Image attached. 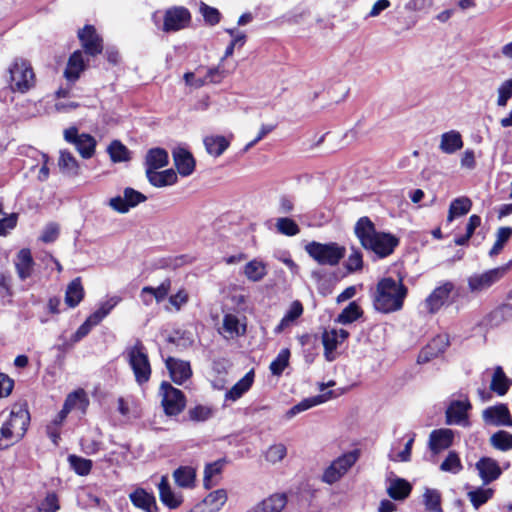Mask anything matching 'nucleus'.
Masks as SVG:
<instances>
[{
  "instance_id": "f257e3e1",
  "label": "nucleus",
  "mask_w": 512,
  "mask_h": 512,
  "mask_svg": "<svg viewBox=\"0 0 512 512\" xmlns=\"http://www.w3.org/2000/svg\"><path fill=\"white\" fill-rule=\"evenodd\" d=\"M355 234L366 250L374 252L380 258L392 254L399 244V239L395 235L377 231L368 217H362L357 221Z\"/></svg>"
},
{
  "instance_id": "f03ea898",
  "label": "nucleus",
  "mask_w": 512,
  "mask_h": 512,
  "mask_svg": "<svg viewBox=\"0 0 512 512\" xmlns=\"http://www.w3.org/2000/svg\"><path fill=\"white\" fill-rule=\"evenodd\" d=\"M407 295V288L401 280L391 277L381 279L373 293V305L382 313L399 311L403 307Z\"/></svg>"
},
{
  "instance_id": "7ed1b4c3",
  "label": "nucleus",
  "mask_w": 512,
  "mask_h": 512,
  "mask_svg": "<svg viewBox=\"0 0 512 512\" xmlns=\"http://www.w3.org/2000/svg\"><path fill=\"white\" fill-rule=\"evenodd\" d=\"M9 87L12 92L27 93L35 88L37 78L31 62L22 57L13 59L8 68Z\"/></svg>"
},
{
  "instance_id": "20e7f679",
  "label": "nucleus",
  "mask_w": 512,
  "mask_h": 512,
  "mask_svg": "<svg viewBox=\"0 0 512 512\" xmlns=\"http://www.w3.org/2000/svg\"><path fill=\"white\" fill-rule=\"evenodd\" d=\"M305 251L320 265L336 266L345 256L344 246L335 242L319 243L310 242L305 246Z\"/></svg>"
},
{
  "instance_id": "39448f33",
  "label": "nucleus",
  "mask_w": 512,
  "mask_h": 512,
  "mask_svg": "<svg viewBox=\"0 0 512 512\" xmlns=\"http://www.w3.org/2000/svg\"><path fill=\"white\" fill-rule=\"evenodd\" d=\"M128 363L134 373L135 381L142 386L150 380L152 369L146 348L142 342L137 341L127 349Z\"/></svg>"
},
{
  "instance_id": "423d86ee",
  "label": "nucleus",
  "mask_w": 512,
  "mask_h": 512,
  "mask_svg": "<svg viewBox=\"0 0 512 512\" xmlns=\"http://www.w3.org/2000/svg\"><path fill=\"white\" fill-rule=\"evenodd\" d=\"M512 268V259L500 267L474 273L467 279L468 289L472 294H480L498 283Z\"/></svg>"
},
{
  "instance_id": "0eeeda50",
  "label": "nucleus",
  "mask_w": 512,
  "mask_h": 512,
  "mask_svg": "<svg viewBox=\"0 0 512 512\" xmlns=\"http://www.w3.org/2000/svg\"><path fill=\"white\" fill-rule=\"evenodd\" d=\"M359 458V451L353 450L334 459L323 471L321 481L332 485L340 481L355 465Z\"/></svg>"
},
{
  "instance_id": "6e6552de",
  "label": "nucleus",
  "mask_w": 512,
  "mask_h": 512,
  "mask_svg": "<svg viewBox=\"0 0 512 512\" xmlns=\"http://www.w3.org/2000/svg\"><path fill=\"white\" fill-rule=\"evenodd\" d=\"M192 15L184 6H172L164 11L161 30L165 33L177 32L190 26Z\"/></svg>"
},
{
  "instance_id": "1a4fd4ad",
  "label": "nucleus",
  "mask_w": 512,
  "mask_h": 512,
  "mask_svg": "<svg viewBox=\"0 0 512 512\" xmlns=\"http://www.w3.org/2000/svg\"><path fill=\"white\" fill-rule=\"evenodd\" d=\"M161 404L166 415L175 416L181 413L186 406V399L181 390L173 387L168 382H162L160 386Z\"/></svg>"
},
{
  "instance_id": "9d476101",
  "label": "nucleus",
  "mask_w": 512,
  "mask_h": 512,
  "mask_svg": "<svg viewBox=\"0 0 512 512\" xmlns=\"http://www.w3.org/2000/svg\"><path fill=\"white\" fill-rule=\"evenodd\" d=\"M77 37L83 53L87 56L96 57L103 53L104 41L94 25L85 24L83 28L78 30Z\"/></svg>"
},
{
  "instance_id": "9b49d317",
  "label": "nucleus",
  "mask_w": 512,
  "mask_h": 512,
  "mask_svg": "<svg viewBox=\"0 0 512 512\" xmlns=\"http://www.w3.org/2000/svg\"><path fill=\"white\" fill-rule=\"evenodd\" d=\"M29 421V412L19 407L11 411L9 418L2 425L9 431V436L19 442L27 431Z\"/></svg>"
},
{
  "instance_id": "f8f14e48",
  "label": "nucleus",
  "mask_w": 512,
  "mask_h": 512,
  "mask_svg": "<svg viewBox=\"0 0 512 512\" xmlns=\"http://www.w3.org/2000/svg\"><path fill=\"white\" fill-rule=\"evenodd\" d=\"M454 284L446 281L437 286L425 299L423 306L428 313L438 312L449 300Z\"/></svg>"
},
{
  "instance_id": "ddd939ff",
  "label": "nucleus",
  "mask_w": 512,
  "mask_h": 512,
  "mask_svg": "<svg viewBox=\"0 0 512 512\" xmlns=\"http://www.w3.org/2000/svg\"><path fill=\"white\" fill-rule=\"evenodd\" d=\"M65 140L75 146L83 158H90L95 152L96 141L86 133H79V130H64Z\"/></svg>"
},
{
  "instance_id": "4468645a",
  "label": "nucleus",
  "mask_w": 512,
  "mask_h": 512,
  "mask_svg": "<svg viewBox=\"0 0 512 512\" xmlns=\"http://www.w3.org/2000/svg\"><path fill=\"white\" fill-rule=\"evenodd\" d=\"M147 197L141 192L133 189V188H125L123 192V197L116 196L109 200V206L119 212V213H127L130 208L137 206L138 204L145 202Z\"/></svg>"
},
{
  "instance_id": "2eb2a0df",
  "label": "nucleus",
  "mask_w": 512,
  "mask_h": 512,
  "mask_svg": "<svg viewBox=\"0 0 512 512\" xmlns=\"http://www.w3.org/2000/svg\"><path fill=\"white\" fill-rule=\"evenodd\" d=\"M172 157L177 172L182 177H188L195 171L196 161L186 146L177 145L172 149Z\"/></svg>"
},
{
  "instance_id": "dca6fc26",
  "label": "nucleus",
  "mask_w": 512,
  "mask_h": 512,
  "mask_svg": "<svg viewBox=\"0 0 512 512\" xmlns=\"http://www.w3.org/2000/svg\"><path fill=\"white\" fill-rule=\"evenodd\" d=\"M449 336L439 334L434 337L419 353L418 363L424 364L442 354L449 346Z\"/></svg>"
},
{
  "instance_id": "f3484780",
  "label": "nucleus",
  "mask_w": 512,
  "mask_h": 512,
  "mask_svg": "<svg viewBox=\"0 0 512 512\" xmlns=\"http://www.w3.org/2000/svg\"><path fill=\"white\" fill-rule=\"evenodd\" d=\"M348 336L349 333L345 329H330L323 333L322 342L325 349L324 355L326 360L333 361L335 359L334 351Z\"/></svg>"
},
{
  "instance_id": "a211bd4d",
  "label": "nucleus",
  "mask_w": 512,
  "mask_h": 512,
  "mask_svg": "<svg viewBox=\"0 0 512 512\" xmlns=\"http://www.w3.org/2000/svg\"><path fill=\"white\" fill-rule=\"evenodd\" d=\"M287 496L284 493H274L245 512H283L287 505Z\"/></svg>"
},
{
  "instance_id": "6ab92c4d",
  "label": "nucleus",
  "mask_w": 512,
  "mask_h": 512,
  "mask_svg": "<svg viewBox=\"0 0 512 512\" xmlns=\"http://www.w3.org/2000/svg\"><path fill=\"white\" fill-rule=\"evenodd\" d=\"M483 419L494 426H512V417L504 404L488 407L483 411Z\"/></svg>"
},
{
  "instance_id": "aec40b11",
  "label": "nucleus",
  "mask_w": 512,
  "mask_h": 512,
  "mask_svg": "<svg viewBox=\"0 0 512 512\" xmlns=\"http://www.w3.org/2000/svg\"><path fill=\"white\" fill-rule=\"evenodd\" d=\"M476 469L485 485L497 480L502 474L498 462L490 457L480 458L476 463Z\"/></svg>"
},
{
  "instance_id": "412c9836",
  "label": "nucleus",
  "mask_w": 512,
  "mask_h": 512,
  "mask_svg": "<svg viewBox=\"0 0 512 512\" xmlns=\"http://www.w3.org/2000/svg\"><path fill=\"white\" fill-rule=\"evenodd\" d=\"M166 367L169 370L171 379L178 385L183 384L192 375L190 363L174 357L166 359Z\"/></svg>"
},
{
  "instance_id": "4be33fe9",
  "label": "nucleus",
  "mask_w": 512,
  "mask_h": 512,
  "mask_svg": "<svg viewBox=\"0 0 512 512\" xmlns=\"http://www.w3.org/2000/svg\"><path fill=\"white\" fill-rule=\"evenodd\" d=\"M88 64L85 62L83 51L75 50L68 58L66 68L64 70V77L69 82H76L80 75L87 68Z\"/></svg>"
},
{
  "instance_id": "5701e85b",
  "label": "nucleus",
  "mask_w": 512,
  "mask_h": 512,
  "mask_svg": "<svg viewBox=\"0 0 512 512\" xmlns=\"http://www.w3.org/2000/svg\"><path fill=\"white\" fill-rule=\"evenodd\" d=\"M471 405L467 397L461 400H454L446 410L448 424H467V411Z\"/></svg>"
},
{
  "instance_id": "b1692460",
  "label": "nucleus",
  "mask_w": 512,
  "mask_h": 512,
  "mask_svg": "<svg viewBox=\"0 0 512 512\" xmlns=\"http://www.w3.org/2000/svg\"><path fill=\"white\" fill-rule=\"evenodd\" d=\"M454 439V433L451 429H436L430 433L429 436V448L434 454L448 449Z\"/></svg>"
},
{
  "instance_id": "393cba45",
  "label": "nucleus",
  "mask_w": 512,
  "mask_h": 512,
  "mask_svg": "<svg viewBox=\"0 0 512 512\" xmlns=\"http://www.w3.org/2000/svg\"><path fill=\"white\" fill-rule=\"evenodd\" d=\"M246 332V323L237 315L228 313L223 317L220 333L226 338H236L244 335Z\"/></svg>"
},
{
  "instance_id": "a878e982",
  "label": "nucleus",
  "mask_w": 512,
  "mask_h": 512,
  "mask_svg": "<svg viewBox=\"0 0 512 512\" xmlns=\"http://www.w3.org/2000/svg\"><path fill=\"white\" fill-rule=\"evenodd\" d=\"M145 174L148 182L156 188L172 186L178 181L177 172L172 168L163 171L146 170Z\"/></svg>"
},
{
  "instance_id": "bb28decb",
  "label": "nucleus",
  "mask_w": 512,
  "mask_h": 512,
  "mask_svg": "<svg viewBox=\"0 0 512 512\" xmlns=\"http://www.w3.org/2000/svg\"><path fill=\"white\" fill-rule=\"evenodd\" d=\"M35 262L29 249H21L14 259V266L20 280L24 281L32 276Z\"/></svg>"
},
{
  "instance_id": "cd10ccee",
  "label": "nucleus",
  "mask_w": 512,
  "mask_h": 512,
  "mask_svg": "<svg viewBox=\"0 0 512 512\" xmlns=\"http://www.w3.org/2000/svg\"><path fill=\"white\" fill-rule=\"evenodd\" d=\"M89 406V398L84 389H77L69 393L64 401L63 409L64 412L79 411L81 414H85Z\"/></svg>"
},
{
  "instance_id": "c85d7f7f",
  "label": "nucleus",
  "mask_w": 512,
  "mask_h": 512,
  "mask_svg": "<svg viewBox=\"0 0 512 512\" xmlns=\"http://www.w3.org/2000/svg\"><path fill=\"white\" fill-rule=\"evenodd\" d=\"M158 489L161 502L170 509H176L182 504V495L172 490L167 475L161 477Z\"/></svg>"
},
{
  "instance_id": "c756f323",
  "label": "nucleus",
  "mask_w": 512,
  "mask_h": 512,
  "mask_svg": "<svg viewBox=\"0 0 512 512\" xmlns=\"http://www.w3.org/2000/svg\"><path fill=\"white\" fill-rule=\"evenodd\" d=\"M133 505L145 512H157L158 507L155 496L143 488H137L129 495Z\"/></svg>"
},
{
  "instance_id": "7c9ffc66",
  "label": "nucleus",
  "mask_w": 512,
  "mask_h": 512,
  "mask_svg": "<svg viewBox=\"0 0 512 512\" xmlns=\"http://www.w3.org/2000/svg\"><path fill=\"white\" fill-rule=\"evenodd\" d=\"M169 163V156L163 148H152L148 150L145 156V171L146 170H159L164 168Z\"/></svg>"
},
{
  "instance_id": "2f4dec72",
  "label": "nucleus",
  "mask_w": 512,
  "mask_h": 512,
  "mask_svg": "<svg viewBox=\"0 0 512 512\" xmlns=\"http://www.w3.org/2000/svg\"><path fill=\"white\" fill-rule=\"evenodd\" d=\"M254 382V371L247 372L236 384H234L225 394V399L236 401L241 398L252 386Z\"/></svg>"
},
{
  "instance_id": "473e14b6",
  "label": "nucleus",
  "mask_w": 512,
  "mask_h": 512,
  "mask_svg": "<svg viewBox=\"0 0 512 512\" xmlns=\"http://www.w3.org/2000/svg\"><path fill=\"white\" fill-rule=\"evenodd\" d=\"M332 394V391H329L328 393L302 400L301 402L294 405L286 412V418L291 419L301 412H304L318 404L326 402L327 400L332 398Z\"/></svg>"
},
{
  "instance_id": "72a5a7b5",
  "label": "nucleus",
  "mask_w": 512,
  "mask_h": 512,
  "mask_svg": "<svg viewBox=\"0 0 512 512\" xmlns=\"http://www.w3.org/2000/svg\"><path fill=\"white\" fill-rule=\"evenodd\" d=\"M207 153L213 157L221 156L230 145L229 139L222 135H211L204 138Z\"/></svg>"
},
{
  "instance_id": "f704fd0d",
  "label": "nucleus",
  "mask_w": 512,
  "mask_h": 512,
  "mask_svg": "<svg viewBox=\"0 0 512 512\" xmlns=\"http://www.w3.org/2000/svg\"><path fill=\"white\" fill-rule=\"evenodd\" d=\"M354 138H355V134L353 133V131L349 132V131L341 130V129L331 130V131H328L325 134H323L319 138L317 144L326 140L333 147H337V146L342 147V146L348 144L349 142H351Z\"/></svg>"
},
{
  "instance_id": "c9c22d12",
  "label": "nucleus",
  "mask_w": 512,
  "mask_h": 512,
  "mask_svg": "<svg viewBox=\"0 0 512 512\" xmlns=\"http://www.w3.org/2000/svg\"><path fill=\"white\" fill-rule=\"evenodd\" d=\"M85 295L84 288L79 277L72 280L65 292V303L70 308H75L83 300Z\"/></svg>"
},
{
  "instance_id": "e433bc0d",
  "label": "nucleus",
  "mask_w": 512,
  "mask_h": 512,
  "mask_svg": "<svg viewBox=\"0 0 512 512\" xmlns=\"http://www.w3.org/2000/svg\"><path fill=\"white\" fill-rule=\"evenodd\" d=\"M173 479L177 486L190 489L195 486L196 471L190 466H181L173 472Z\"/></svg>"
},
{
  "instance_id": "4c0bfd02",
  "label": "nucleus",
  "mask_w": 512,
  "mask_h": 512,
  "mask_svg": "<svg viewBox=\"0 0 512 512\" xmlns=\"http://www.w3.org/2000/svg\"><path fill=\"white\" fill-rule=\"evenodd\" d=\"M425 512H443L441 492L434 488H425L422 494Z\"/></svg>"
},
{
  "instance_id": "58836bf2",
  "label": "nucleus",
  "mask_w": 512,
  "mask_h": 512,
  "mask_svg": "<svg viewBox=\"0 0 512 512\" xmlns=\"http://www.w3.org/2000/svg\"><path fill=\"white\" fill-rule=\"evenodd\" d=\"M121 297L112 296L109 299L100 303L97 310H95L91 315L88 316V319L95 326L98 325L105 317H107L110 312L120 303Z\"/></svg>"
},
{
  "instance_id": "ea45409f",
  "label": "nucleus",
  "mask_w": 512,
  "mask_h": 512,
  "mask_svg": "<svg viewBox=\"0 0 512 512\" xmlns=\"http://www.w3.org/2000/svg\"><path fill=\"white\" fill-rule=\"evenodd\" d=\"M58 166L60 171L68 177H76L80 174V166L70 152H60Z\"/></svg>"
},
{
  "instance_id": "a19ab883",
  "label": "nucleus",
  "mask_w": 512,
  "mask_h": 512,
  "mask_svg": "<svg viewBox=\"0 0 512 512\" xmlns=\"http://www.w3.org/2000/svg\"><path fill=\"white\" fill-rule=\"evenodd\" d=\"M462 146V137L458 132L451 130L442 134L439 146L442 152L452 154L461 149Z\"/></svg>"
},
{
  "instance_id": "79ce46f5",
  "label": "nucleus",
  "mask_w": 512,
  "mask_h": 512,
  "mask_svg": "<svg viewBox=\"0 0 512 512\" xmlns=\"http://www.w3.org/2000/svg\"><path fill=\"white\" fill-rule=\"evenodd\" d=\"M411 485L404 479L396 478L390 481L387 488L389 496L395 500L407 498L411 492Z\"/></svg>"
},
{
  "instance_id": "37998d69",
  "label": "nucleus",
  "mask_w": 512,
  "mask_h": 512,
  "mask_svg": "<svg viewBox=\"0 0 512 512\" xmlns=\"http://www.w3.org/2000/svg\"><path fill=\"white\" fill-rule=\"evenodd\" d=\"M243 273L248 280L259 282L266 276L267 267L262 261L254 259L244 266Z\"/></svg>"
},
{
  "instance_id": "c03bdc74",
  "label": "nucleus",
  "mask_w": 512,
  "mask_h": 512,
  "mask_svg": "<svg viewBox=\"0 0 512 512\" xmlns=\"http://www.w3.org/2000/svg\"><path fill=\"white\" fill-rule=\"evenodd\" d=\"M495 237V242L489 251L490 257H495L502 252L503 248L512 237V227L504 226L498 228Z\"/></svg>"
},
{
  "instance_id": "a18cd8bd",
  "label": "nucleus",
  "mask_w": 512,
  "mask_h": 512,
  "mask_svg": "<svg viewBox=\"0 0 512 512\" xmlns=\"http://www.w3.org/2000/svg\"><path fill=\"white\" fill-rule=\"evenodd\" d=\"M472 207V202L468 197H459L454 199L449 207L448 221H453L456 217L466 215Z\"/></svg>"
},
{
  "instance_id": "49530a36",
  "label": "nucleus",
  "mask_w": 512,
  "mask_h": 512,
  "mask_svg": "<svg viewBox=\"0 0 512 512\" xmlns=\"http://www.w3.org/2000/svg\"><path fill=\"white\" fill-rule=\"evenodd\" d=\"M303 313V306L299 301H294L280 323L275 327V333H281Z\"/></svg>"
},
{
  "instance_id": "de8ad7c7",
  "label": "nucleus",
  "mask_w": 512,
  "mask_h": 512,
  "mask_svg": "<svg viewBox=\"0 0 512 512\" xmlns=\"http://www.w3.org/2000/svg\"><path fill=\"white\" fill-rule=\"evenodd\" d=\"M363 315V310L357 304V302H350L347 307H345L342 312L337 316L336 322L347 325L353 323L357 319H359Z\"/></svg>"
},
{
  "instance_id": "09e8293b",
  "label": "nucleus",
  "mask_w": 512,
  "mask_h": 512,
  "mask_svg": "<svg viewBox=\"0 0 512 512\" xmlns=\"http://www.w3.org/2000/svg\"><path fill=\"white\" fill-rule=\"evenodd\" d=\"M494 490L492 488L478 487L467 493V497L475 509L485 504L493 497Z\"/></svg>"
},
{
  "instance_id": "8fccbe9b",
  "label": "nucleus",
  "mask_w": 512,
  "mask_h": 512,
  "mask_svg": "<svg viewBox=\"0 0 512 512\" xmlns=\"http://www.w3.org/2000/svg\"><path fill=\"white\" fill-rule=\"evenodd\" d=\"M490 388L498 395H504L508 391L509 381L501 367L494 370Z\"/></svg>"
},
{
  "instance_id": "3c124183",
  "label": "nucleus",
  "mask_w": 512,
  "mask_h": 512,
  "mask_svg": "<svg viewBox=\"0 0 512 512\" xmlns=\"http://www.w3.org/2000/svg\"><path fill=\"white\" fill-rule=\"evenodd\" d=\"M490 442L492 446L501 451H508L512 449V434L507 431H498L494 433Z\"/></svg>"
},
{
  "instance_id": "603ef678",
  "label": "nucleus",
  "mask_w": 512,
  "mask_h": 512,
  "mask_svg": "<svg viewBox=\"0 0 512 512\" xmlns=\"http://www.w3.org/2000/svg\"><path fill=\"white\" fill-rule=\"evenodd\" d=\"M199 11L207 25L215 26L220 23L222 15L217 8L200 2Z\"/></svg>"
},
{
  "instance_id": "864d4df0",
  "label": "nucleus",
  "mask_w": 512,
  "mask_h": 512,
  "mask_svg": "<svg viewBox=\"0 0 512 512\" xmlns=\"http://www.w3.org/2000/svg\"><path fill=\"white\" fill-rule=\"evenodd\" d=\"M290 357L289 349H282L277 357L270 364V371L273 375H281L284 369L288 366Z\"/></svg>"
},
{
  "instance_id": "5fc2aeb1",
  "label": "nucleus",
  "mask_w": 512,
  "mask_h": 512,
  "mask_svg": "<svg viewBox=\"0 0 512 512\" xmlns=\"http://www.w3.org/2000/svg\"><path fill=\"white\" fill-rule=\"evenodd\" d=\"M463 466L458 454L450 451L445 460L441 463L440 469L444 472L457 474L462 470Z\"/></svg>"
},
{
  "instance_id": "6e6d98bb",
  "label": "nucleus",
  "mask_w": 512,
  "mask_h": 512,
  "mask_svg": "<svg viewBox=\"0 0 512 512\" xmlns=\"http://www.w3.org/2000/svg\"><path fill=\"white\" fill-rule=\"evenodd\" d=\"M170 289L171 280L169 278H166L157 287L145 286L144 293L150 292L152 296H154L156 302L159 303L162 302L168 296Z\"/></svg>"
},
{
  "instance_id": "4d7b16f0",
  "label": "nucleus",
  "mask_w": 512,
  "mask_h": 512,
  "mask_svg": "<svg viewBox=\"0 0 512 512\" xmlns=\"http://www.w3.org/2000/svg\"><path fill=\"white\" fill-rule=\"evenodd\" d=\"M68 460H69L71 467L74 469V471L78 475L85 476L90 473L91 468H92L91 460H88V459H85L82 457H78L75 455H70Z\"/></svg>"
},
{
  "instance_id": "13d9d810",
  "label": "nucleus",
  "mask_w": 512,
  "mask_h": 512,
  "mask_svg": "<svg viewBox=\"0 0 512 512\" xmlns=\"http://www.w3.org/2000/svg\"><path fill=\"white\" fill-rule=\"evenodd\" d=\"M227 501L226 491L219 489L211 492L204 500L205 504L211 507L213 511H218Z\"/></svg>"
},
{
  "instance_id": "bf43d9fd",
  "label": "nucleus",
  "mask_w": 512,
  "mask_h": 512,
  "mask_svg": "<svg viewBox=\"0 0 512 512\" xmlns=\"http://www.w3.org/2000/svg\"><path fill=\"white\" fill-rule=\"evenodd\" d=\"M287 455V448L282 443L271 445L266 453L265 458L268 462L275 464L282 461Z\"/></svg>"
},
{
  "instance_id": "052dcab7",
  "label": "nucleus",
  "mask_w": 512,
  "mask_h": 512,
  "mask_svg": "<svg viewBox=\"0 0 512 512\" xmlns=\"http://www.w3.org/2000/svg\"><path fill=\"white\" fill-rule=\"evenodd\" d=\"M276 228L281 234L287 236H294L300 232L297 223L291 218L287 217L277 219Z\"/></svg>"
},
{
  "instance_id": "680f3d73",
  "label": "nucleus",
  "mask_w": 512,
  "mask_h": 512,
  "mask_svg": "<svg viewBox=\"0 0 512 512\" xmlns=\"http://www.w3.org/2000/svg\"><path fill=\"white\" fill-rule=\"evenodd\" d=\"M108 152L113 162L129 160L128 149L119 141H113L108 148Z\"/></svg>"
},
{
  "instance_id": "e2e57ef3",
  "label": "nucleus",
  "mask_w": 512,
  "mask_h": 512,
  "mask_svg": "<svg viewBox=\"0 0 512 512\" xmlns=\"http://www.w3.org/2000/svg\"><path fill=\"white\" fill-rule=\"evenodd\" d=\"M40 512H57L60 509L59 498L54 492H49L38 507Z\"/></svg>"
},
{
  "instance_id": "0e129e2a",
  "label": "nucleus",
  "mask_w": 512,
  "mask_h": 512,
  "mask_svg": "<svg viewBox=\"0 0 512 512\" xmlns=\"http://www.w3.org/2000/svg\"><path fill=\"white\" fill-rule=\"evenodd\" d=\"M222 468L223 463L221 461L210 463L205 467L204 484L207 488H210L213 485L214 476L219 475Z\"/></svg>"
},
{
  "instance_id": "69168bd1",
  "label": "nucleus",
  "mask_w": 512,
  "mask_h": 512,
  "mask_svg": "<svg viewBox=\"0 0 512 512\" xmlns=\"http://www.w3.org/2000/svg\"><path fill=\"white\" fill-rule=\"evenodd\" d=\"M189 417L192 421L201 422L206 421L212 417V409L208 406L198 405L188 411Z\"/></svg>"
},
{
  "instance_id": "338daca9",
  "label": "nucleus",
  "mask_w": 512,
  "mask_h": 512,
  "mask_svg": "<svg viewBox=\"0 0 512 512\" xmlns=\"http://www.w3.org/2000/svg\"><path fill=\"white\" fill-rule=\"evenodd\" d=\"M95 325L90 322V320L87 318L83 324L80 325V327L76 330V332L71 336L70 344H63V348L70 347L73 344L79 342L81 339H83L85 336L89 334L91 329Z\"/></svg>"
},
{
  "instance_id": "774afa93",
  "label": "nucleus",
  "mask_w": 512,
  "mask_h": 512,
  "mask_svg": "<svg viewBox=\"0 0 512 512\" xmlns=\"http://www.w3.org/2000/svg\"><path fill=\"white\" fill-rule=\"evenodd\" d=\"M510 98H512V78L505 80L499 86L497 104L505 106Z\"/></svg>"
}]
</instances>
